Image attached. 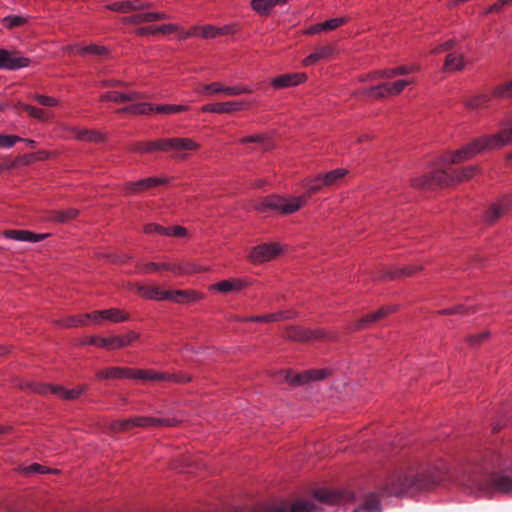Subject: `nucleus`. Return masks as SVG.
Segmentation results:
<instances>
[{"mask_svg":"<svg viewBox=\"0 0 512 512\" xmlns=\"http://www.w3.org/2000/svg\"><path fill=\"white\" fill-rule=\"evenodd\" d=\"M22 471L27 474H48V473H58L57 469H51L47 466L41 465L39 463H33L31 465L25 466Z\"/></svg>","mask_w":512,"mask_h":512,"instance_id":"nucleus-50","label":"nucleus"},{"mask_svg":"<svg viewBox=\"0 0 512 512\" xmlns=\"http://www.w3.org/2000/svg\"><path fill=\"white\" fill-rule=\"evenodd\" d=\"M71 50L77 52L80 55H86V54L105 55V54H107L106 47L96 45V44H90L87 46L75 45V46L71 47Z\"/></svg>","mask_w":512,"mask_h":512,"instance_id":"nucleus-45","label":"nucleus"},{"mask_svg":"<svg viewBox=\"0 0 512 512\" xmlns=\"http://www.w3.org/2000/svg\"><path fill=\"white\" fill-rule=\"evenodd\" d=\"M415 83L414 79H401L394 82H390L392 95L400 94L407 86Z\"/></svg>","mask_w":512,"mask_h":512,"instance_id":"nucleus-57","label":"nucleus"},{"mask_svg":"<svg viewBox=\"0 0 512 512\" xmlns=\"http://www.w3.org/2000/svg\"><path fill=\"white\" fill-rule=\"evenodd\" d=\"M489 337V332H481L478 334L469 335L466 338V341L471 346H478L481 344L484 340H486Z\"/></svg>","mask_w":512,"mask_h":512,"instance_id":"nucleus-61","label":"nucleus"},{"mask_svg":"<svg viewBox=\"0 0 512 512\" xmlns=\"http://www.w3.org/2000/svg\"><path fill=\"white\" fill-rule=\"evenodd\" d=\"M512 212V193L504 195L493 202L484 214L488 223H494L500 218Z\"/></svg>","mask_w":512,"mask_h":512,"instance_id":"nucleus-10","label":"nucleus"},{"mask_svg":"<svg viewBox=\"0 0 512 512\" xmlns=\"http://www.w3.org/2000/svg\"><path fill=\"white\" fill-rule=\"evenodd\" d=\"M495 99L492 95V90L490 92H483L477 95L472 96L465 102V106L472 110H481L487 109L490 106L491 101Z\"/></svg>","mask_w":512,"mask_h":512,"instance_id":"nucleus-32","label":"nucleus"},{"mask_svg":"<svg viewBox=\"0 0 512 512\" xmlns=\"http://www.w3.org/2000/svg\"><path fill=\"white\" fill-rule=\"evenodd\" d=\"M130 150L137 153L163 151L162 139L147 142H136L130 147Z\"/></svg>","mask_w":512,"mask_h":512,"instance_id":"nucleus-36","label":"nucleus"},{"mask_svg":"<svg viewBox=\"0 0 512 512\" xmlns=\"http://www.w3.org/2000/svg\"><path fill=\"white\" fill-rule=\"evenodd\" d=\"M152 7L151 2L142 0H124L114 2L105 6L106 9L119 13H130L133 11H145Z\"/></svg>","mask_w":512,"mask_h":512,"instance_id":"nucleus-18","label":"nucleus"},{"mask_svg":"<svg viewBox=\"0 0 512 512\" xmlns=\"http://www.w3.org/2000/svg\"><path fill=\"white\" fill-rule=\"evenodd\" d=\"M233 32V28L230 25L223 27H216L213 25H202V26H194L189 31H183L180 38L186 39L194 36H201L205 39H214L220 35H227Z\"/></svg>","mask_w":512,"mask_h":512,"instance_id":"nucleus-11","label":"nucleus"},{"mask_svg":"<svg viewBox=\"0 0 512 512\" xmlns=\"http://www.w3.org/2000/svg\"><path fill=\"white\" fill-rule=\"evenodd\" d=\"M56 385H50L45 383H31L29 385V388L32 392L40 394V395H48V394H54V388Z\"/></svg>","mask_w":512,"mask_h":512,"instance_id":"nucleus-55","label":"nucleus"},{"mask_svg":"<svg viewBox=\"0 0 512 512\" xmlns=\"http://www.w3.org/2000/svg\"><path fill=\"white\" fill-rule=\"evenodd\" d=\"M250 282L247 279L236 278L229 280H222L215 284H212L209 289L215 290L221 293H229L232 291H240L245 287L249 286Z\"/></svg>","mask_w":512,"mask_h":512,"instance_id":"nucleus-26","label":"nucleus"},{"mask_svg":"<svg viewBox=\"0 0 512 512\" xmlns=\"http://www.w3.org/2000/svg\"><path fill=\"white\" fill-rule=\"evenodd\" d=\"M74 135L75 138L79 141L101 142L104 140L103 135L96 130L75 129Z\"/></svg>","mask_w":512,"mask_h":512,"instance_id":"nucleus-41","label":"nucleus"},{"mask_svg":"<svg viewBox=\"0 0 512 512\" xmlns=\"http://www.w3.org/2000/svg\"><path fill=\"white\" fill-rule=\"evenodd\" d=\"M480 491L484 496L492 497L499 494H512V473L493 474L480 485Z\"/></svg>","mask_w":512,"mask_h":512,"instance_id":"nucleus-6","label":"nucleus"},{"mask_svg":"<svg viewBox=\"0 0 512 512\" xmlns=\"http://www.w3.org/2000/svg\"><path fill=\"white\" fill-rule=\"evenodd\" d=\"M3 235L7 239L32 243L43 241L50 236L49 233H34L29 230L21 229L5 230Z\"/></svg>","mask_w":512,"mask_h":512,"instance_id":"nucleus-20","label":"nucleus"},{"mask_svg":"<svg viewBox=\"0 0 512 512\" xmlns=\"http://www.w3.org/2000/svg\"><path fill=\"white\" fill-rule=\"evenodd\" d=\"M254 90L250 86L246 85H235V86H226L221 82H212L209 84H204L195 90L196 93L202 95H215V94H224L227 96H238L242 94H250Z\"/></svg>","mask_w":512,"mask_h":512,"instance_id":"nucleus-7","label":"nucleus"},{"mask_svg":"<svg viewBox=\"0 0 512 512\" xmlns=\"http://www.w3.org/2000/svg\"><path fill=\"white\" fill-rule=\"evenodd\" d=\"M422 484L423 479L415 473L414 469H400L388 476L382 487V494L400 497L406 494L410 488L421 487Z\"/></svg>","mask_w":512,"mask_h":512,"instance_id":"nucleus-3","label":"nucleus"},{"mask_svg":"<svg viewBox=\"0 0 512 512\" xmlns=\"http://www.w3.org/2000/svg\"><path fill=\"white\" fill-rule=\"evenodd\" d=\"M287 3L288 0H251L250 8L259 16L269 17L276 6Z\"/></svg>","mask_w":512,"mask_h":512,"instance_id":"nucleus-23","label":"nucleus"},{"mask_svg":"<svg viewBox=\"0 0 512 512\" xmlns=\"http://www.w3.org/2000/svg\"><path fill=\"white\" fill-rule=\"evenodd\" d=\"M103 321H109L112 323H121L130 320V315L122 309L110 308L102 310Z\"/></svg>","mask_w":512,"mask_h":512,"instance_id":"nucleus-37","label":"nucleus"},{"mask_svg":"<svg viewBox=\"0 0 512 512\" xmlns=\"http://www.w3.org/2000/svg\"><path fill=\"white\" fill-rule=\"evenodd\" d=\"M301 185L306 190L304 194L288 197L270 195L263 198L256 204V210L261 213L273 210L282 215L293 214L304 207L313 194H316L327 187L322 173L303 179Z\"/></svg>","mask_w":512,"mask_h":512,"instance_id":"nucleus-1","label":"nucleus"},{"mask_svg":"<svg viewBox=\"0 0 512 512\" xmlns=\"http://www.w3.org/2000/svg\"><path fill=\"white\" fill-rule=\"evenodd\" d=\"M190 109L188 105L182 104H159L155 105V113L158 114H176L186 112Z\"/></svg>","mask_w":512,"mask_h":512,"instance_id":"nucleus-47","label":"nucleus"},{"mask_svg":"<svg viewBox=\"0 0 512 512\" xmlns=\"http://www.w3.org/2000/svg\"><path fill=\"white\" fill-rule=\"evenodd\" d=\"M22 139L15 135H3L0 134V147L10 148Z\"/></svg>","mask_w":512,"mask_h":512,"instance_id":"nucleus-60","label":"nucleus"},{"mask_svg":"<svg viewBox=\"0 0 512 512\" xmlns=\"http://www.w3.org/2000/svg\"><path fill=\"white\" fill-rule=\"evenodd\" d=\"M163 151H193L200 147V144L191 138H162Z\"/></svg>","mask_w":512,"mask_h":512,"instance_id":"nucleus-17","label":"nucleus"},{"mask_svg":"<svg viewBox=\"0 0 512 512\" xmlns=\"http://www.w3.org/2000/svg\"><path fill=\"white\" fill-rule=\"evenodd\" d=\"M78 215V210L68 208L65 210L53 211L50 215V220L57 223H64L74 219Z\"/></svg>","mask_w":512,"mask_h":512,"instance_id":"nucleus-46","label":"nucleus"},{"mask_svg":"<svg viewBox=\"0 0 512 512\" xmlns=\"http://www.w3.org/2000/svg\"><path fill=\"white\" fill-rule=\"evenodd\" d=\"M348 21L349 19L347 17L332 18L322 22L321 26L323 31H332L346 24Z\"/></svg>","mask_w":512,"mask_h":512,"instance_id":"nucleus-54","label":"nucleus"},{"mask_svg":"<svg viewBox=\"0 0 512 512\" xmlns=\"http://www.w3.org/2000/svg\"><path fill=\"white\" fill-rule=\"evenodd\" d=\"M143 231L146 234H159V235H164V236H165V232H167L166 227L161 226L156 223L146 224L143 228Z\"/></svg>","mask_w":512,"mask_h":512,"instance_id":"nucleus-62","label":"nucleus"},{"mask_svg":"<svg viewBox=\"0 0 512 512\" xmlns=\"http://www.w3.org/2000/svg\"><path fill=\"white\" fill-rule=\"evenodd\" d=\"M466 65L465 57L462 53H449L444 61L443 70L445 72H457L464 69Z\"/></svg>","mask_w":512,"mask_h":512,"instance_id":"nucleus-33","label":"nucleus"},{"mask_svg":"<svg viewBox=\"0 0 512 512\" xmlns=\"http://www.w3.org/2000/svg\"><path fill=\"white\" fill-rule=\"evenodd\" d=\"M55 324L64 329L86 326L84 318H82V314L64 317L56 320Z\"/></svg>","mask_w":512,"mask_h":512,"instance_id":"nucleus-42","label":"nucleus"},{"mask_svg":"<svg viewBox=\"0 0 512 512\" xmlns=\"http://www.w3.org/2000/svg\"><path fill=\"white\" fill-rule=\"evenodd\" d=\"M334 53V48L330 45L317 47L314 52L306 56L302 64L306 67L315 65L321 60L328 59Z\"/></svg>","mask_w":512,"mask_h":512,"instance_id":"nucleus-31","label":"nucleus"},{"mask_svg":"<svg viewBox=\"0 0 512 512\" xmlns=\"http://www.w3.org/2000/svg\"><path fill=\"white\" fill-rule=\"evenodd\" d=\"M159 270L171 271L175 275H183L190 272V270L187 267L181 264L169 262H149L145 264H137L135 268V273L150 274L154 271Z\"/></svg>","mask_w":512,"mask_h":512,"instance_id":"nucleus-12","label":"nucleus"},{"mask_svg":"<svg viewBox=\"0 0 512 512\" xmlns=\"http://www.w3.org/2000/svg\"><path fill=\"white\" fill-rule=\"evenodd\" d=\"M204 298L203 293H200L193 289L186 290H170L169 301L177 304H188L202 300Z\"/></svg>","mask_w":512,"mask_h":512,"instance_id":"nucleus-24","label":"nucleus"},{"mask_svg":"<svg viewBox=\"0 0 512 512\" xmlns=\"http://www.w3.org/2000/svg\"><path fill=\"white\" fill-rule=\"evenodd\" d=\"M374 322H376V319H374L373 313H369L363 316L362 318L358 319L357 321L353 322L350 325L349 329L353 331L361 330L370 326Z\"/></svg>","mask_w":512,"mask_h":512,"instance_id":"nucleus-53","label":"nucleus"},{"mask_svg":"<svg viewBox=\"0 0 512 512\" xmlns=\"http://www.w3.org/2000/svg\"><path fill=\"white\" fill-rule=\"evenodd\" d=\"M492 95L495 99H512V78L508 81L495 85L492 88Z\"/></svg>","mask_w":512,"mask_h":512,"instance_id":"nucleus-39","label":"nucleus"},{"mask_svg":"<svg viewBox=\"0 0 512 512\" xmlns=\"http://www.w3.org/2000/svg\"><path fill=\"white\" fill-rule=\"evenodd\" d=\"M129 367H107L95 374L97 380L129 379Z\"/></svg>","mask_w":512,"mask_h":512,"instance_id":"nucleus-27","label":"nucleus"},{"mask_svg":"<svg viewBox=\"0 0 512 512\" xmlns=\"http://www.w3.org/2000/svg\"><path fill=\"white\" fill-rule=\"evenodd\" d=\"M178 421L176 419H166V418H158V417H149V416H136L126 419H119L111 422L110 429L113 432H127L135 427H158V426H168L172 427L177 425Z\"/></svg>","mask_w":512,"mask_h":512,"instance_id":"nucleus-4","label":"nucleus"},{"mask_svg":"<svg viewBox=\"0 0 512 512\" xmlns=\"http://www.w3.org/2000/svg\"><path fill=\"white\" fill-rule=\"evenodd\" d=\"M348 173L347 169L337 168L326 173H322L327 187L337 185Z\"/></svg>","mask_w":512,"mask_h":512,"instance_id":"nucleus-43","label":"nucleus"},{"mask_svg":"<svg viewBox=\"0 0 512 512\" xmlns=\"http://www.w3.org/2000/svg\"><path fill=\"white\" fill-rule=\"evenodd\" d=\"M285 336L288 339L305 342L310 339H317L321 336V332L318 330H309L299 327H290L286 330Z\"/></svg>","mask_w":512,"mask_h":512,"instance_id":"nucleus-28","label":"nucleus"},{"mask_svg":"<svg viewBox=\"0 0 512 512\" xmlns=\"http://www.w3.org/2000/svg\"><path fill=\"white\" fill-rule=\"evenodd\" d=\"M165 236L169 237H184L187 235V229L182 226L166 227Z\"/></svg>","mask_w":512,"mask_h":512,"instance_id":"nucleus-63","label":"nucleus"},{"mask_svg":"<svg viewBox=\"0 0 512 512\" xmlns=\"http://www.w3.org/2000/svg\"><path fill=\"white\" fill-rule=\"evenodd\" d=\"M480 169L476 165H468L459 170L454 171V182L455 184L462 183L473 179Z\"/></svg>","mask_w":512,"mask_h":512,"instance_id":"nucleus-38","label":"nucleus"},{"mask_svg":"<svg viewBox=\"0 0 512 512\" xmlns=\"http://www.w3.org/2000/svg\"><path fill=\"white\" fill-rule=\"evenodd\" d=\"M282 252L278 243H263L255 246L250 252V259L254 263L271 261Z\"/></svg>","mask_w":512,"mask_h":512,"instance_id":"nucleus-13","label":"nucleus"},{"mask_svg":"<svg viewBox=\"0 0 512 512\" xmlns=\"http://www.w3.org/2000/svg\"><path fill=\"white\" fill-rule=\"evenodd\" d=\"M432 181L444 186L454 185V171L449 172L446 170H435L432 173Z\"/></svg>","mask_w":512,"mask_h":512,"instance_id":"nucleus-44","label":"nucleus"},{"mask_svg":"<svg viewBox=\"0 0 512 512\" xmlns=\"http://www.w3.org/2000/svg\"><path fill=\"white\" fill-rule=\"evenodd\" d=\"M54 395L63 400H75L82 396L87 390L88 386L83 384L73 389H66L61 385H57L54 388Z\"/></svg>","mask_w":512,"mask_h":512,"instance_id":"nucleus-34","label":"nucleus"},{"mask_svg":"<svg viewBox=\"0 0 512 512\" xmlns=\"http://www.w3.org/2000/svg\"><path fill=\"white\" fill-rule=\"evenodd\" d=\"M167 183L166 178L162 177H149L138 181L127 182L123 186L125 195H136L143 191L152 189L154 187L164 185Z\"/></svg>","mask_w":512,"mask_h":512,"instance_id":"nucleus-15","label":"nucleus"},{"mask_svg":"<svg viewBox=\"0 0 512 512\" xmlns=\"http://www.w3.org/2000/svg\"><path fill=\"white\" fill-rule=\"evenodd\" d=\"M139 337L140 334L135 331H129L124 335H115L110 337L90 336L85 341V344L95 345L109 350H116L131 345L133 342L138 340Z\"/></svg>","mask_w":512,"mask_h":512,"instance_id":"nucleus-5","label":"nucleus"},{"mask_svg":"<svg viewBox=\"0 0 512 512\" xmlns=\"http://www.w3.org/2000/svg\"><path fill=\"white\" fill-rule=\"evenodd\" d=\"M170 16L164 12H141L138 14L126 16L123 22L126 24L150 23L154 21L167 20Z\"/></svg>","mask_w":512,"mask_h":512,"instance_id":"nucleus-25","label":"nucleus"},{"mask_svg":"<svg viewBox=\"0 0 512 512\" xmlns=\"http://www.w3.org/2000/svg\"><path fill=\"white\" fill-rule=\"evenodd\" d=\"M420 69L419 65H401L395 68H388L371 72L367 75V80L377 79H391L399 75H408L417 72Z\"/></svg>","mask_w":512,"mask_h":512,"instance_id":"nucleus-16","label":"nucleus"},{"mask_svg":"<svg viewBox=\"0 0 512 512\" xmlns=\"http://www.w3.org/2000/svg\"><path fill=\"white\" fill-rule=\"evenodd\" d=\"M101 101H112L115 103L127 102L126 93L118 91H108L101 95Z\"/></svg>","mask_w":512,"mask_h":512,"instance_id":"nucleus-56","label":"nucleus"},{"mask_svg":"<svg viewBox=\"0 0 512 512\" xmlns=\"http://www.w3.org/2000/svg\"><path fill=\"white\" fill-rule=\"evenodd\" d=\"M82 318H84L85 325H88L90 322L100 324L103 321L102 310L82 314Z\"/></svg>","mask_w":512,"mask_h":512,"instance_id":"nucleus-59","label":"nucleus"},{"mask_svg":"<svg viewBox=\"0 0 512 512\" xmlns=\"http://www.w3.org/2000/svg\"><path fill=\"white\" fill-rule=\"evenodd\" d=\"M31 60L21 56L19 52H11L0 48V69L18 70L30 65Z\"/></svg>","mask_w":512,"mask_h":512,"instance_id":"nucleus-14","label":"nucleus"},{"mask_svg":"<svg viewBox=\"0 0 512 512\" xmlns=\"http://www.w3.org/2000/svg\"><path fill=\"white\" fill-rule=\"evenodd\" d=\"M498 149L499 147L492 134L483 135L455 151L444 153L440 158V162L445 165L459 164L474 158L479 153Z\"/></svg>","mask_w":512,"mask_h":512,"instance_id":"nucleus-2","label":"nucleus"},{"mask_svg":"<svg viewBox=\"0 0 512 512\" xmlns=\"http://www.w3.org/2000/svg\"><path fill=\"white\" fill-rule=\"evenodd\" d=\"M292 318L289 312H275L269 313L265 315H256V316H247V317H239L237 320L240 322H259V323H270V322H278L284 319Z\"/></svg>","mask_w":512,"mask_h":512,"instance_id":"nucleus-29","label":"nucleus"},{"mask_svg":"<svg viewBox=\"0 0 512 512\" xmlns=\"http://www.w3.org/2000/svg\"><path fill=\"white\" fill-rule=\"evenodd\" d=\"M307 78V75L303 72L282 74L271 80V86L274 89L294 87L306 82Z\"/></svg>","mask_w":512,"mask_h":512,"instance_id":"nucleus-19","label":"nucleus"},{"mask_svg":"<svg viewBox=\"0 0 512 512\" xmlns=\"http://www.w3.org/2000/svg\"><path fill=\"white\" fill-rule=\"evenodd\" d=\"M359 94L371 99H383L393 96L390 82H384L370 88H364L359 91Z\"/></svg>","mask_w":512,"mask_h":512,"instance_id":"nucleus-30","label":"nucleus"},{"mask_svg":"<svg viewBox=\"0 0 512 512\" xmlns=\"http://www.w3.org/2000/svg\"><path fill=\"white\" fill-rule=\"evenodd\" d=\"M248 101H226L219 102L220 114H230L238 111H243L249 107Z\"/></svg>","mask_w":512,"mask_h":512,"instance_id":"nucleus-40","label":"nucleus"},{"mask_svg":"<svg viewBox=\"0 0 512 512\" xmlns=\"http://www.w3.org/2000/svg\"><path fill=\"white\" fill-rule=\"evenodd\" d=\"M381 503L380 500L373 496L366 500L362 506L353 510V512H380Z\"/></svg>","mask_w":512,"mask_h":512,"instance_id":"nucleus-48","label":"nucleus"},{"mask_svg":"<svg viewBox=\"0 0 512 512\" xmlns=\"http://www.w3.org/2000/svg\"><path fill=\"white\" fill-rule=\"evenodd\" d=\"M118 112L130 115H150L155 112V105L149 102L137 103L121 108Z\"/></svg>","mask_w":512,"mask_h":512,"instance_id":"nucleus-35","label":"nucleus"},{"mask_svg":"<svg viewBox=\"0 0 512 512\" xmlns=\"http://www.w3.org/2000/svg\"><path fill=\"white\" fill-rule=\"evenodd\" d=\"M27 22V19L23 16L19 15H8L2 19V24L7 29H13L15 27H19L24 25Z\"/></svg>","mask_w":512,"mask_h":512,"instance_id":"nucleus-52","label":"nucleus"},{"mask_svg":"<svg viewBox=\"0 0 512 512\" xmlns=\"http://www.w3.org/2000/svg\"><path fill=\"white\" fill-rule=\"evenodd\" d=\"M35 100L43 105V106H48V107H53V106H57L59 101L54 98V97H51V96H46V95H41V94H37L35 96Z\"/></svg>","mask_w":512,"mask_h":512,"instance_id":"nucleus-64","label":"nucleus"},{"mask_svg":"<svg viewBox=\"0 0 512 512\" xmlns=\"http://www.w3.org/2000/svg\"><path fill=\"white\" fill-rule=\"evenodd\" d=\"M137 292L141 297L154 301H169L170 290H163L156 285H137Z\"/></svg>","mask_w":512,"mask_h":512,"instance_id":"nucleus-22","label":"nucleus"},{"mask_svg":"<svg viewBox=\"0 0 512 512\" xmlns=\"http://www.w3.org/2000/svg\"><path fill=\"white\" fill-rule=\"evenodd\" d=\"M23 109L28 113V115L32 118L39 119V120H46L47 119V113L45 110L38 108L36 106L25 104L23 106Z\"/></svg>","mask_w":512,"mask_h":512,"instance_id":"nucleus-58","label":"nucleus"},{"mask_svg":"<svg viewBox=\"0 0 512 512\" xmlns=\"http://www.w3.org/2000/svg\"><path fill=\"white\" fill-rule=\"evenodd\" d=\"M330 371L327 369H312L300 373L287 372L286 380L291 385L300 386L327 378Z\"/></svg>","mask_w":512,"mask_h":512,"instance_id":"nucleus-9","label":"nucleus"},{"mask_svg":"<svg viewBox=\"0 0 512 512\" xmlns=\"http://www.w3.org/2000/svg\"><path fill=\"white\" fill-rule=\"evenodd\" d=\"M129 379L138 380L142 382L146 381H167L171 379V376L166 373L157 372L152 369H135L130 368Z\"/></svg>","mask_w":512,"mask_h":512,"instance_id":"nucleus-21","label":"nucleus"},{"mask_svg":"<svg viewBox=\"0 0 512 512\" xmlns=\"http://www.w3.org/2000/svg\"><path fill=\"white\" fill-rule=\"evenodd\" d=\"M422 268L417 265H409L407 267L396 269L394 271L389 272L386 277L393 279L397 277H408L414 275L417 271L421 270Z\"/></svg>","mask_w":512,"mask_h":512,"instance_id":"nucleus-49","label":"nucleus"},{"mask_svg":"<svg viewBox=\"0 0 512 512\" xmlns=\"http://www.w3.org/2000/svg\"><path fill=\"white\" fill-rule=\"evenodd\" d=\"M267 135L266 134H253L249 136L242 137L238 140V143L240 144H249V143H256L263 147V149H268L269 146L266 144L267 142Z\"/></svg>","mask_w":512,"mask_h":512,"instance_id":"nucleus-51","label":"nucleus"},{"mask_svg":"<svg viewBox=\"0 0 512 512\" xmlns=\"http://www.w3.org/2000/svg\"><path fill=\"white\" fill-rule=\"evenodd\" d=\"M313 496L317 501L327 505H342L354 499L350 491L326 488L316 489Z\"/></svg>","mask_w":512,"mask_h":512,"instance_id":"nucleus-8","label":"nucleus"}]
</instances>
